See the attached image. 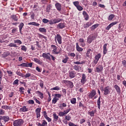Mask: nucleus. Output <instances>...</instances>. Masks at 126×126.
Returning a JSON list of instances; mask_svg holds the SVG:
<instances>
[{
	"mask_svg": "<svg viewBox=\"0 0 126 126\" xmlns=\"http://www.w3.org/2000/svg\"><path fill=\"white\" fill-rule=\"evenodd\" d=\"M79 42H80V46H82V47H85V41L84 40V39L80 38L79 39Z\"/></svg>",
	"mask_w": 126,
	"mask_h": 126,
	"instance_id": "21",
	"label": "nucleus"
},
{
	"mask_svg": "<svg viewBox=\"0 0 126 126\" xmlns=\"http://www.w3.org/2000/svg\"><path fill=\"white\" fill-rule=\"evenodd\" d=\"M34 61L35 62H36L37 63H38V64H42V63H43L42 61H41L40 60H39V59H38L37 58H34Z\"/></svg>",
	"mask_w": 126,
	"mask_h": 126,
	"instance_id": "35",
	"label": "nucleus"
},
{
	"mask_svg": "<svg viewBox=\"0 0 126 126\" xmlns=\"http://www.w3.org/2000/svg\"><path fill=\"white\" fill-rule=\"evenodd\" d=\"M29 104H30L31 105H33L34 104V100H30L28 101Z\"/></svg>",
	"mask_w": 126,
	"mask_h": 126,
	"instance_id": "63",
	"label": "nucleus"
},
{
	"mask_svg": "<svg viewBox=\"0 0 126 126\" xmlns=\"http://www.w3.org/2000/svg\"><path fill=\"white\" fill-rule=\"evenodd\" d=\"M95 95H96V91H95V90H93L91 93L89 95V97L90 99H92V98H93V97H94Z\"/></svg>",
	"mask_w": 126,
	"mask_h": 126,
	"instance_id": "15",
	"label": "nucleus"
},
{
	"mask_svg": "<svg viewBox=\"0 0 126 126\" xmlns=\"http://www.w3.org/2000/svg\"><path fill=\"white\" fill-rule=\"evenodd\" d=\"M114 88L116 90L118 94H121V88L119 86H118V85H115Z\"/></svg>",
	"mask_w": 126,
	"mask_h": 126,
	"instance_id": "25",
	"label": "nucleus"
},
{
	"mask_svg": "<svg viewBox=\"0 0 126 126\" xmlns=\"http://www.w3.org/2000/svg\"><path fill=\"white\" fill-rule=\"evenodd\" d=\"M64 107H66V104H65V103H63L62 104H60V106H59V108L63 109V108Z\"/></svg>",
	"mask_w": 126,
	"mask_h": 126,
	"instance_id": "47",
	"label": "nucleus"
},
{
	"mask_svg": "<svg viewBox=\"0 0 126 126\" xmlns=\"http://www.w3.org/2000/svg\"><path fill=\"white\" fill-rule=\"evenodd\" d=\"M77 8L78 10H79V11H81V10H83V7H82L81 6L79 5L77 7Z\"/></svg>",
	"mask_w": 126,
	"mask_h": 126,
	"instance_id": "55",
	"label": "nucleus"
},
{
	"mask_svg": "<svg viewBox=\"0 0 126 126\" xmlns=\"http://www.w3.org/2000/svg\"><path fill=\"white\" fill-rule=\"evenodd\" d=\"M86 56L88 58H89V59L92 58V50H91V49H89L87 50Z\"/></svg>",
	"mask_w": 126,
	"mask_h": 126,
	"instance_id": "10",
	"label": "nucleus"
},
{
	"mask_svg": "<svg viewBox=\"0 0 126 126\" xmlns=\"http://www.w3.org/2000/svg\"><path fill=\"white\" fill-rule=\"evenodd\" d=\"M36 94H38V95L40 96V98H41V99H43V98H44V94L43 93H41V92L37 91L36 92Z\"/></svg>",
	"mask_w": 126,
	"mask_h": 126,
	"instance_id": "32",
	"label": "nucleus"
},
{
	"mask_svg": "<svg viewBox=\"0 0 126 126\" xmlns=\"http://www.w3.org/2000/svg\"><path fill=\"white\" fill-rule=\"evenodd\" d=\"M92 22H87L86 24L84 25V28L86 29V28H88L89 26H91L92 25Z\"/></svg>",
	"mask_w": 126,
	"mask_h": 126,
	"instance_id": "30",
	"label": "nucleus"
},
{
	"mask_svg": "<svg viewBox=\"0 0 126 126\" xmlns=\"http://www.w3.org/2000/svg\"><path fill=\"white\" fill-rule=\"evenodd\" d=\"M87 81V79H86V75L85 74H82V78L81 79V83L82 85L85 84V83Z\"/></svg>",
	"mask_w": 126,
	"mask_h": 126,
	"instance_id": "7",
	"label": "nucleus"
},
{
	"mask_svg": "<svg viewBox=\"0 0 126 126\" xmlns=\"http://www.w3.org/2000/svg\"><path fill=\"white\" fill-rule=\"evenodd\" d=\"M51 48H52V49H53L52 52H53V54H55V55H59V54H60V53H61L62 52V48H60L59 52H57V47L56 46V45H52Z\"/></svg>",
	"mask_w": 126,
	"mask_h": 126,
	"instance_id": "3",
	"label": "nucleus"
},
{
	"mask_svg": "<svg viewBox=\"0 0 126 126\" xmlns=\"http://www.w3.org/2000/svg\"><path fill=\"white\" fill-rule=\"evenodd\" d=\"M8 47H14V48H18V46L17 45L13 43H11L8 45Z\"/></svg>",
	"mask_w": 126,
	"mask_h": 126,
	"instance_id": "41",
	"label": "nucleus"
},
{
	"mask_svg": "<svg viewBox=\"0 0 126 126\" xmlns=\"http://www.w3.org/2000/svg\"><path fill=\"white\" fill-rule=\"evenodd\" d=\"M0 121H2V122H4V123H6V122L9 121V117L7 116H0Z\"/></svg>",
	"mask_w": 126,
	"mask_h": 126,
	"instance_id": "6",
	"label": "nucleus"
},
{
	"mask_svg": "<svg viewBox=\"0 0 126 126\" xmlns=\"http://www.w3.org/2000/svg\"><path fill=\"white\" fill-rule=\"evenodd\" d=\"M55 20V24H56V23H59V22H61V21H62V19H60V18H55L54 19Z\"/></svg>",
	"mask_w": 126,
	"mask_h": 126,
	"instance_id": "50",
	"label": "nucleus"
},
{
	"mask_svg": "<svg viewBox=\"0 0 126 126\" xmlns=\"http://www.w3.org/2000/svg\"><path fill=\"white\" fill-rule=\"evenodd\" d=\"M100 58H101V54H98L97 55L95 56L94 59L95 60H97V61H99V60L100 59Z\"/></svg>",
	"mask_w": 126,
	"mask_h": 126,
	"instance_id": "46",
	"label": "nucleus"
},
{
	"mask_svg": "<svg viewBox=\"0 0 126 126\" xmlns=\"http://www.w3.org/2000/svg\"><path fill=\"white\" fill-rule=\"evenodd\" d=\"M39 85L41 88H43L44 87V82L42 81V80L40 81V83H39Z\"/></svg>",
	"mask_w": 126,
	"mask_h": 126,
	"instance_id": "62",
	"label": "nucleus"
},
{
	"mask_svg": "<svg viewBox=\"0 0 126 126\" xmlns=\"http://www.w3.org/2000/svg\"><path fill=\"white\" fill-rule=\"evenodd\" d=\"M88 114L90 115L91 117H94V115H95V111L93 110L90 112L89 111Z\"/></svg>",
	"mask_w": 126,
	"mask_h": 126,
	"instance_id": "39",
	"label": "nucleus"
},
{
	"mask_svg": "<svg viewBox=\"0 0 126 126\" xmlns=\"http://www.w3.org/2000/svg\"><path fill=\"white\" fill-rule=\"evenodd\" d=\"M53 118H54V120L55 122H57L59 119V116L58 115H57L56 114L54 113L53 114Z\"/></svg>",
	"mask_w": 126,
	"mask_h": 126,
	"instance_id": "38",
	"label": "nucleus"
},
{
	"mask_svg": "<svg viewBox=\"0 0 126 126\" xmlns=\"http://www.w3.org/2000/svg\"><path fill=\"white\" fill-rule=\"evenodd\" d=\"M43 116L44 118L46 119V120H47L49 123H50V122H52V119L50 117H48L46 111L43 112Z\"/></svg>",
	"mask_w": 126,
	"mask_h": 126,
	"instance_id": "18",
	"label": "nucleus"
},
{
	"mask_svg": "<svg viewBox=\"0 0 126 126\" xmlns=\"http://www.w3.org/2000/svg\"><path fill=\"white\" fill-rule=\"evenodd\" d=\"M83 15L84 16L85 20H86V21H87V20L89 19V15L87 14V12H86V11H83Z\"/></svg>",
	"mask_w": 126,
	"mask_h": 126,
	"instance_id": "16",
	"label": "nucleus"
},
{
	"mask_svg": "<svg viewBox=\"0 0 126 126\" xmlns=\"http://www.w3.org/2000/svg\"><path fill=\"white\" fill-rule=\"evenodd\" d=\"M107 45L108 43H105L103 45V55H106L107 54V51H108L107 49Z\"/></svg>",
	"mask_w": 126,
	"mask_h": 126,
	"instance_id": "28",
	"label": "nucleus"
},
{
	"mask_svg": "<svg viewBox=\"0 0 126 126\" xmlns=\"http://www.w3.org/2000/svg\"><path fill=\"white\" fill-rule=\"evenodd\" d=\"M99 25L98 24L94 25L91 28V30L92 31L93 30H95L97 27H98Z\"/></svg>",
	"mask_w": 126,
	"mask_h": 126,
	"instance_id": "37",
	"label": "nucleus"
},
{
	"mask_svg": "<svg viewBox=\"0 0 126 126\" xmlns=\"http://www.w3.org/2000/svg\"><path fill=\"white\" fill-rule=\"evenodd\" d=\"M40 112H41V108H38L36 109L35 113H36L37 119H38V118H40V117L41 116V114H40Z\"/></svg>",
	"mask_w": 126,
	"mask_h": 126,
	"instance_id": "17",
	"label": "nucleus"
},
{
	"mask_svg": "<svg viewBox=\"0 0 126 126\" xmlns=\"http://www.w3.org/2000/svg\"><path fill=\"white\" fill-rule=\"evenodd\" d=\"M19 31H20V34H22V29L23 28V27H24V23H20V25H19Z\"/></svg>",
	"mask_w": 126,
	"mask_h": 126,
	"instance_id": "24",
	"label": "nucleus"
},
{
	"mask_svg": "<svg viewBox=\"0 0 126 126\" xmlns=\"http://www.w3.org/2000/svg\"><path fill=\"white\" fill-rule=\"evenodd\" d=\"M103 71V66L101 65H99L97 66L95 70V72H101V71Z\"/></svg>",
	"mask_w": 126,
	"mask_h": 126,
	"instance_id": "13",
	"label": "nucleus"
},
{
	"mask_svg": "<svg viewBox=\"0 0 126 126\" xmlns=\"http://www.w3.org/2000/svg\"><path fill=\"white\" fill-rule=\"evenodd\" d=\"M28 25H33V26H39L40 24H39L36 22H32L29 23Z\"/></svg>",
	"mask_w": 126,
	"mask_h": 126,
	"instance_id": "33",
	"label": "nucleus"
},
{
	"mask_svg": "<svg viewBox=\"0 0 126 126\" xmlns=\"http://www.w3.org/2000/svg\"><path fill=\"white\" fill-rule=\"evenodd\" d=\"M76 48L77 52H82L83 51V48L79 47V43L78 42H77L76 43Z\"/></svg>",
	"mask_w": 126,
	"mask_h": 126,
	"instance_id": "23",
	"label": "nucleus"
},
{
	"mask_svg": "<svg viewBox=\"0 0 126 126\" xmlns=\"http://www.w3.org/2000/svg\"><path fill=\"white\" fill-rule=\"evenodd\" d=\"M110 90H111V89L110 88V87L109 86H107L106 87H105L104 88V95H108V94H110V93H111V91H110Z\"/></svg>",
	"mask_w": 126,
	"mask_h": 126,
	"instance_id": "8",
	"label": "nucleus"
},
{
	"mask_svg": "<svg viewBox=\"0 0 126 126\" xmlns=\"http://www.w3.org/2000/svg\"><path fill=\"white\" fill-rule=\"evenodd\" d=\"M21 50L22 51H24L25 52H26V51H27V48H26V46L23 45L22 46Z\"/></svg>",
	"mask_w": 126,
	"mask_h": 126,
	"instance_id": "52",
	"label": "nucleus"
},
{
	"mask_svg": "<svg viewBox=\"0 0 126 126\" xmlns=\"http://www.w3.org/2000/svg\"><path fill=\"white\" fill-rule=\"evenodd\" d=\"M51 90H60V87L56 86L53 88L51 89Z\"/></svg>",
	"mask_w": 126,
	"mask_h": 126,
	"instance_id": "60",
	"label": "nucleus"
},
{
	"mask_svg": "<svg viewBox=\"0 0 126 126\" xmlns=\"http://www.w3.org/2000/svg\"><path fill=\"white\" fill-rule=\"evenodd\" d=\"M65 112L64 111L63 112H59V115L60 116V117H63V116H65Z\"/></svg>",
	"mask_w": 126,
	"mask_h": 126,
	"instance_id": "48",
	"label": "nucleus"
},
{
	"mask_svg": "<svg viewBox=\"0 0 126 126\" xmlns=\"http://www.w3.org/2000/svg\"><path fill=\"white\" fill-rule=\"evenodd\" d=\"M65 27L64 23H60L57 25V28L59 29H63Z\"/></svg>",
	"mask_w": 126,
	"mask_h": 126,
	"instance_id": "19",
	"label": "nucleus"
},
{
	"mask_svg": "<svg viewBox=\"0 0 126 126\" xmlns=\"http://www.w3.org/2000/svg\"><path fill=\"white\" fill-rule=\"evenodd\" d=\"M42 22L43 23H48V22H49V23H50V21H49V20H48L47 19H43Z\"/></svg>",
	"mask_w": 126,
	"mask_h": 126,
	"instance_id": "53",
	"label": "nucleus"
},
{
	"mask_svg": "<svg viewBox=\"0 0 126 126\" xmlns=\"http://www.w3.org/2000/svg\"><path fill=\"white\" fill-rule=\"evenodd\" d=\"M73 68L76 71H78V70H79V69L81 68V67L78 65H75L73 67Z\"/></svg>",
	"mask_w": 126,
	"mask_h": 126,
	"instance_id": "36",
	"label": "nucleus"
},
{
	"mask_svg": "<svg viewBox=\"0 0 126 126\" xmlns=\"http://www.w3.org/2000/svg\"><path fill=\"white\" fill-rule=\"evenodd\" d=\"M71 104H74L76 103V98H73L70 100Z\"/></svg>",
	"mask_w": 126,
	"mask_h": 126,
	"instance_id": "44",
	"label": "nucleus"
},
{
	"mask_svg": "<svg viewBox=\"0 0 126 126\" xmlns=\"http://www.w3.org/2000/svg\"><path fill=\"white\" fill-rule=\"evenodd\" d=\"M24 122L22 119H18L13 122L14 126H21L23 125Z\"/></svg>",
	"mask_w": 126,
	"mask_h": 126,
	"instance_id": "2",
	"label": "nucleus"
},
{
	"mask_svg": "<svg viewBox=\"0 0 126 126\" xmlns=\"http://www.w3.org/2000/svg\"><path fill=\"white\" fill-rule=\"evenodd\" d=\"M65 120H67V121H70V119H71V117L69 116V115H67L65 117Z\"/></svg>",
	"mask_w": 126,
	"mask_h": 126,
	"instance_id": "61",
	"label": "nucleus"
},
{
	"mask_svg": "<svg viewBox=\"0 0 126 126\" xmlns=\"http://www.w3.org/2000/svg\"><path fill=\"white\" fill-rule=\"evenodd\" d=\"M73 4L77 7V6H79V1H76L73 2Z\"/></svg>",
	"mask_w": 126,
	"mask_h": 126,
	"instance_id": "49",
	"label": "nucleus"
},
{
	"mask_svg": "<svg viewBox=\"0 0 126 126\" xmlns=\"http://www.w3.org/2000/svg\"><path fill=\"white\" fill-rule=\"evenodd\" d=\"M16 73L17 75H19V76H21V77H23V75L24 74L23 73H21L20 71H19V70H18L16 72Z\"/></svg>",
	"mask_w": 126,
	"mask_h": 126,
	"instance_id": "40",
	"label": "nucleus"
},
{
	"mask_svg": "<svg viewBox=\"0 0 126 126\" xmlns=\"http://www.w3.org/2000/svg\"><path fill=\"white\" fill-rule=\"evenodd\" d=\"M63 82L66 84V86L67 87H69V88H73V83H72L70 81H67V80H63Z\"/></svg>",
	"mask_w": 126,
	"mask_h": 126,
	"instance_id": "4",
	"label": "nucleus"
},
{
	"mask_svg": "<svg viewBox=\"0 0 126 126\" xmlns=\"http://www.w3.org/2000/svg\"><path fill=\"white\" fill-rule=\"evenodd\" d=\"M42 56L43 57V59H46V60H48V61H51V54L50 53H43L42 54Z\"/></svg>",
	"mask_w": 126,
	"mask_h": 126,
	"instance_id": "5",
	"label": "nucleus"
},
{
	"mask_svg": "<svg viewBox=\"0 0 126 126\" xmlns=\"http://www.w3.org/2000/svg\"><path fill=\"white\" fill-rule=\"evenodd\" d=\"M24 90H25V89L23 87H21L19 88V91L22 94H23L24 93Z\"/></svg>",
	"mask_w": 126,
	"mask_h": 126,
	"instance_id": "45",
	"label": "nucleus"
},
{
	"mask_svg": "<svg viewBox=\"0 0 126 126\" xmlns=\"http://www.w3.org/2000/svg\"><path fill=\"white\" fill-rule=\"evenodd\" d=\"M55 6H56L57 10H58V11H61V10H62V5L60 4V3H56Z\"/></svg>",
	"mask_w": 126,
	"mask_h": 126,
	"instance_id": "26",
	"label": "nucleus"
},
{
	"mask_svg": "<svg viewBox=\"0 0 126 126\" xmlns=\"http://www.w3.org/2000/svg\"><path fill=\"white\" fill-rule=\"evenodd\" d=\"M33 63H23L21 64L20 66H24L25 67H32Z\"/></svg>",
	"mask_w": 126,
	"mask_h": 126,
	"instance_id": "11",
	"label": "nucleus"
},
{
	"mask_svg": "<svg viewBox=\"0 0 126 126\" xmlns=\"http://www.w3.org/2000/svg\"><path fill=\"white\" fill-rule=\"evenodd\" d=\"M68 60V57H66L64 59H63L62 61V62L63 63H67Z\"/></svg>",
	"mask_w": 126,
	"mask_h": 126,
	"instance_id": "54",
	"label": "nucleus"
},
{
	"mask_svg": "<svg viewBox=\"0 0 126 126\" xmlns=\"http://www.w3.org/2000/svg\"><path fill=\"white\" fill-rule=\"evenodd\" d=\"M122 63H123V65L125 66V67H126V60H124L123 61H122Z\"/></svg>",
	"mask_w": 126,
	"mask_h": 126,
	"instance_id": "64",
	"label": "nucleus"
},
{
	"mask_svg": "<svg viewBox=\"0 0 126 126\" xmlns=\"http://www.w3.org/2000/svg\"><path fill=\"white\" fill-rule=\"evenodd\" d=\"M55 41L57 40L59 44H62V36H61L60 34H57L56 35V36H55Z\"/></svg>",
	"mask_w": 126,
	"mask_h": 126,
	"instance_id": "9",
	"label": "nucleus"
},
{
	"mask_svg": "<svg viewBox=\"0 0 126 126\" xmlns=\"http://www.w3.org/2000/svg\"><path fill=\"white\" fill-rule=\"evenodd\" d=\"M23 75L24 76H23V78L25 77V78H28V77H30V76H31L32 77H33V79H34V78H36V76H35L33 75H31V74H30L29 73H27L25 75H24V74Z\"/></svg>",
	"mask_w": 126,
	"mask_h": 126,
	"instance_id": "22",
	"label": "nucleus"
},
{
	"mask_svg": "<svg viewBox=\"0 0 126 126\" xmlns=\"http://www.w3.org/2000/svg\"><path fill=\"white\" fill-rule=\"evenodd\" d=\"M58 102L57 101V97L55 96L54 98L52 100V103L53 104H56Z\"/></svg>",
	"mask_w": 126,
	"mask_h": 126,
	"instance_id": "56",
	"label": "nucleus"
},
{
	"mask_svg": "<svg viewBox=\"0 0 126 126\" xmlns=\"http://www.w3.org/2000/svg\"><path fill=\"white\" fill-rule=\"evenodd\" d=\"M101 96H100L97 100V108L100 110V106H101Z\"/></svg>",
	"mask_w": 126,
	"mask_h": 126,
	"instance_id": "29",
	"label": "nucleus"
},
{
	"mask_svg": "<svg viewBox=\"0 0 126 126\" xmlns=\"http://www.w3.org/2000/svg\"><path fill=\"white\" fill-rule=\"evenodd\" d=\"M38 30L41 33H46L47 32V30L44 28H40Z\"/></svg>",
	"mask_w": 126,
	"mask_h": 126,
	"instance_id": "34",
	"label": "nucleus"
},
{
	"mask_svg": "<svg viewBox=\"0 0 126 126\" xmlns=\"http://www.w3.org/2000/svg\"><path fill=\"white\" fill-rule=\"evenodd\" d=\"M68 109H67L66 110H64V112H65V114L66 115L67 114H68V112H70V110H71V109H70V107H68Z\"/></svg>",
	"mask_w": 126,
	"mask_h": 126,
	"instance_id": "59",
	"label": "nucleus"
},
{
	"mask_svg": "<svg viewBox=\"0 0 126 126\" xmlns=\"http://www.w3.org/2000/svg\"><path fill=\"white\" fill-rule=\"evenodd\" d=\"M18 81H19V80L18 79L15 80L13 83V85H18Z\"/></svg>",
	"mask_w": 126,
	"mask_h": 126,
	"instance_id": "58",
	"label": "nucleus"
},
{
	"mask_svg": "<svg viewBox=\"0 0 126 126\" xmlns=\"http://www.w3.org/2000/svg\"><path fill=\"white\" fill-rule=\"evenodd\" d=\"M42 124L39 123L37 125L38 126H48V123H47V121L46 120H42Z\"/></svg>",
	"mask_w": 126,
	"mask_h": 126,
	"instance_id": "20",
	"label": "nucleus"
},
{
	"mask_svg": "<svg viewBox=\"0 0 126 126\" xmlns=\"http://www.w3.org/2000/svg\"><path fill=\"white\" fill-rule=\"evenodd\" d=\"M28 108L26 106H23L22 108L20 109V112H28Z\"/></svg>",
	"mask_w": 126,
	"mask_h": 126,
	"instance_id": "31",
	"label": "nucleus"
},
{
	"mask_svg": "<svg viewBox=\"0 0 126 126\" xmlns=\"http://www.w3.org/2000/svg\"><path fill=\"white\" fill-rule=\"evenodd\" d=\"M1 108L4 110H7L8 109H9V106L7 105H4L1 106Z\"/></svg>",
	"mask_w": 126,
	"mask_h": 126,
	"instance_id": "51",
	"label": "nucleus"
},
{
	"mask_svg": "<svg viewBox=\"0 0 126 126\" xmlns=\"http://www.w3.org/2000/svg\"><path fill=\"white\" fill-rule=\"evenodd\" d=\"M118 24V22H113L111 23L109 26H108L106 28V30H110L111 29V28L113 27L114 25H116V24Z\"/></svg>",
	"mask_w": 126,
	"mask_h": 126,
	"instance_id": "14",
	"label": "nucleus"
},
{
	"mask_svg": "<svg viewBox=\"0 0 126 126\" xmlns=\"http://www.w3.org/2000/svg\"><path fill=\"white\" fill-rule=\"evenodd\" d=\"M76 75V73L75 71H69V76L70 78H74Z\"/></svg>",
	"mask_w": 126,
	"mask_h": 126,
	"instance_id": "12",
	"label": "nucleus"
},
{
	"mask_svg": "<svg viewBox=\"0 0 126 126\" xmlns=\"http://www.w3.org/2000/svg\"><path fill=\"white\" fill-rule=\"evenodd\" d=\"M10 19H12L14 21H18V17H17L16 15H11Z\"/></svg>",
	"mask_w": 126,
	"mask_h": 126,
	"instance_id": "27",
	"label": "nucleus"
},
{
	"mask_svg": "<svg viewBox=\"0 0 126 126\" xmlns=\"http://www.w3.org/2000/svg\"><path fill=\"white\" fill-rule=\"evenodd\" d=\"M97 36L98 34H97V33L96 32L90 34L87 38V43H88L89 44H91L93 41H94V40H96Z\"/></svg>",
	"mask_w": 126,
	"mask_h": 126,
	"instance_id": "1",
	"label": "nucleus"
},
{
	"mask_svg": "<svg viewBox=\"0 0 126 126\" xmlns=\"http://www.w3.org/2000/svg\"><path fill=\"white\" fill-rule=\"evenodd\" d=\"M14 43H15V44H20V45L22 44V42L19 39L14 40Z\"/></svg>",
	"mask_w": 126,
	"mask_h": 126,
	"instance_id": "43",
	"label": "nucleus"
},
{
	"mask_svg": "<svg viewBox=\"0 0 126 126\" xmlns=\"http://www.w3.org/2000/svg\"><path fill=\"white\" fill-rule=\"evenodd\" d=\"M55 22H56L55 20V19H54L50 20L49 24L50 25H53V24H56Z\"/></svg>",
	"mask_w": 126,
	"mask_h": 126,
	"instance_id": "42",
	"label": "nucleus"
},
{
	"mask_svg": "<svg viewBox=\"0 0 126 126\" xmlns=\"http://www.w3.org/2000/svg\"><path fill=\"white\" fill-rule=\"evenodd\" d=\"M114 17H115V15H111L108 17V20H112V19H113V18H114Z\"/></svg>",
	"mask_w": 126,
	"mask_h": 126,
	"instance_id": "57",
	"label": "nucleus"
}]
</instances>
